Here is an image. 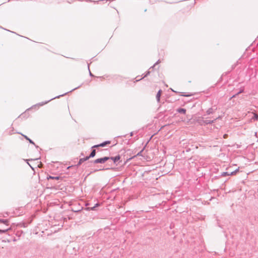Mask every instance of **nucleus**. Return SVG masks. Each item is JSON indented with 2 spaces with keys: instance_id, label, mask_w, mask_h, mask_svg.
<instances>
[{
  "instance_id": "obj_19",
  "label": "nucleus",
  "mask_w": 258,
  "mask_h": 258,
  "mask_svg": "<svg viewBox=\"0 0 258 258\" xmlns=\"http://www.w3.org/2000/svg\"><path fill=\"white\" fill-rule=\"evenodd\" d=\"M1 222H2L3 223H6V221H2V220H1Z\"/></svg>"
},
{
  "instance_id": "obj_13",
  "label": "nucleus",
  "mask_w": 258,
  "mask_h": 258,
  "mask_svg": "<svg viewBox=\"0 0 258 258\" xmlns=\"http://www.w3.org/2000/svg\"><path fill=\"white\" fill-rule=\"evenodd\" d=\"M24 137L25 138L26 140L29 141V142L31 144H34V142H32L30 139H29L27 136H24Z\"/></svg>"
},
{
  "instance_id": "obj_4",
  "label": "nucleus",
  "mask_w": 258,
  "mask_h": 258,
  "mask_svg": "<svg viewBox=\"0 0 258 258\" xmlns=\"http://www.w3.org/2000/svg\"><path fill=\"white\" fill-rule=\"evenodd\" d=\"M89 158V157L87 156L85 158H81L79 160V163H78V165H81L83 162L88 160Z\"/></svg>"
},
{
  "instance_id": "obj_7",
  "label": "nucleus",
  "mask_w": 258,
  "mask_h": 258,
  "mask_svg": "<svg viewBox=\"0 0 258 258\" xmlns=\"http://www.w3.org/2000/svg\"><path fill=\"white\" fill-rule=\"evenodd\" d=\"M214 112V110L213 108H209L207 111H206V113H207V114L208 115H209V114H212Z\"/></svg>"
},
{
  "instance_id": "obj_15",
  "label": "nucleus",
  "mask_w": 258,
  "mask_h": 258,
  "mask_svg": "<svg viewBox=\"0 0 258 258\" xmlns=\"http://www.w3.org/2000/svg\"><path fill=\"white\" fill-rule=\"evenodd\" d=\"M26 115V112L21 114V116H23V115Z\"/></svg>"
},
{
  "instance_id": "obj_14",
  "label": "nucleus",
  "mask_w": 258,
  "mask_h": 258,
  "mask_svg": "<svg viewBox=\"0 0 258 258\" xmlns=\"http://www.w3.org/2000/svg\"><path fill=\"white\" fill-rule=\"evenodd\" d=\"M223 138L224 139H226L227 138V134H225L224 136H223Z\"/></svg>"
},
{
  "instance_id": "obj_6",
  "label": "nucleus",
  "mask_w": 258,
  "mask_h": 258,
  "mask_svg": "<svg viewBox=\"0 0 258 258\" xmlns=\"http://www.w3.org/2000/svg\"><path fill=\"white\" fill-rule=\"evenodd\" d=\"M120 158V156H117L115 157H111V159H112L114 163H115L116 161H118Z\"/></svg>"
},
{
  "instance_id": "obj_21",
  "label": "nucleus",
  "mask_w": 258,
  "mask_h": 258,
  "mask_svg": "<svg viewBox=\"0 0 258 258\" xmlns=\"http://www.w3.org/2000/svg\"><path fill=\"white\" fill-rule=\"evenodd\" d=\"M68 110L69 112H70V111H69V107H68Z\"/></svg>"
},
{
  "instance_id": "obj_8",
  "label": "nucleus",
  "mask_w": 258,
  "mask_h": 258,
  "mask_svg": "<svg viewBox=\"0 0 258 258\" xmlns=\"http://www.w3.org/2000/svg\"><path fill=\"white\" fill-rule=\"evenodd\" d=\"M95 154H96V151L95 150H93L92 152L91 153L90 155L89 156H88L89 157V158H91V157H93L95 156Z\"/></svg>"
},
{
  "instance_id": "obj_9",
  "label": "nucleus",
  "mask_w": 258,
  "mask_h": 258,
  "mask_svg": "<svg viewBox=\"0 0 258 258\" xmlns=\"http://www.w3.org/2000/svg\"><path fill=\"white\" fill-rule=\"evenodd\" d=\"M177 111L179 113L185 114L186 112V110L184 108H179L177 109Z\"/></svg>"
},
{
  "instance_id": "obj_22",
  "label": "nucleus",
  "mask_w": 258,
  "mask_h": 258,
  "mask_svg": "<svg viewBox=\"0 0 258 258\" xmlns=\"http://www.w3.org/2000/svg\"><path fill=\"white\" fill-rule=\"evenodd\" d=\"M50 178H54V177H51V176L50 177Z\"/></svg>"
},
{
  "instance_id": "obj_2",
  "label": "nucleus",
  "mask_w": 258,
  "mask_h": 258,
  "mask_svg": "<svg viewBox=\"0 0 258 258\" xmlns=\"http://www.w3.org/2000/svg\"><path fill=\"white\" fill-rule=\"evenodd\" d=\"M109 159V157H105L101 158L96 159L94 161V163H104Z\"/></svg>"
},
{
  "instance_id": "obj_11",
  "label": "nucleus",
  "mask_w": 258,
  "mask_h": 258,
  "mask_svg": "<svg viewBox=\"0 0 258 258\" xmlns=\"http://www.w3.org/2000/svg\"><path fill=\"white\" fill-rule=\"evenodd\" d=\"M227 175H230V173H229L227 172H225L222 173V174H221V176H223V177L226 176Z\"/></svg>"
},
{
  "instance_id": "obj_10",
  "label": "nucleus",
  "mask_w": 258,
  "mask_h": 258,
  "mask_svg": "<svg viewBox=\"0 0 258 258\" xmlns=\"http://www.w3.org/2000/svg\"><path fill=\"white\" fill-rule=\"evenodd\" d=\"M239 171V168L237 169L236 170H235L234 171H233L232 172H231L230 173V175H235L236 174V173L237 172H238Z\"/></svg>"
},
{
  "instance_id": "obj_17",
  "label": "nucleus",
  "mask_w": 258,
  "mask_h": 258,
  "mask_svg": "<svg viewBox=\"0 0 258 258\" xmlns=\"http://www.w3.org/2000/svg\"><path fill=\"white\" fill-rule=\"evenodd\" d=\"M1 222H2L3 223H6V221H2V220H1Z\"/></svg>"
},
{
  "instance_id": "obj_3",
  "label": "nucleus",
  "mask_w": 258,
  "mask_h": 258,
  "mask_svg": "<svg viewBox=\"0 0 258 258\" xmlns=\"http://www.w3.org/2000/svg\"><path fill=\"white\" fill-rule=\"evenodd\" d=\"M109 144H110V141H106V142H104V143H103L102 144H100L99 145H95L93 147L94 148H97V147H104L106 145Z\"/></svg>"
},
{
  "instance_id": "obj_16",
  "label": "nucleus",
  "mask_w": 258,
  "mask_h": 258,
  "mask_svg": "<svg viewBox=\"0 0 258 258\" xmlns=\"http://www.w3.org/2000/svg\"><path fill=\"white\" fill-rule=\"evenodd\" d=\"M142 152V151L141 152H140V153H139L138 154H137V156H140L141 155V152Z\"/></svg>"
},
{
  "instance_id": "obj_20",
  "label": "nucleus",
  "mask_w": 258,
  "mask_h": 258,
  "mask_svg": "<svg viewBox=\"0 0 258 258\" xmlns=\"http://www.w3.org/2000/svg\"><path fill=\"white\" fill-rule=\"evenodd\" d=\"M1 222H2L3 223H6V221H2V220H1Z\"/></svg>"
},
{
  "instance_id": "obj_18",
  "label": "nucleus",
  "mask_w": 258,
  "mask_h": 258,
  "mask_svg": "<svg viewBox=\"0 0 258 258\" xmlns=\"http://www.w3.org/2000/svg\"><path fill=\"white\" fill-rule=\"evenodd\" d=\"M1 222H2L3 223H6V221H2V220H1Z\"/></svg>"
},
{
  "instance_id": "obj_5",
  "label": "nucleus",
  "mask_w": 258,
  "mask_h": 258,
  "mask_svg": "<svg viewBox=\"0 0 258 258\" xmlns=\"http://www.w3.org/2000/svg\"><path fill=\"white\" fill-rule=\"evenodd\" d=\"M161 92H162L161 90H160L158 92V93H157V94L156 95V99H157L158 102L160 101V96H161Z\"/></svg>"
},
{
  "instance_id": "obj_1",
  "label": "nucleus",
  "mask_w": 258,
  "mask_h": 258,
  "mask_svg": "<svg viewBox=\"0 0 258 258\" xmlns=\"http://www.w3.org/2000/svg\"><path fill=\"white\" fill-rule=\"evenodd\" d=\"M219 118H220V117L217 118L214 120H210L205 119L203 117H199L197 119L196 121L201 125H205L208 124H210V123H213L215 120H216L217 119Z\"/></svg>"
},
{
  "instance_id": "obj_12",
  "label": "nucleus",
  "mask_w": 258,
  "mask_h": 258,
  "mask_svg": "<svg viewBox=\"0 0 258 258\" xmlns=\"http://www.w3.org/2000/svg\"><path fill=\"white\" fill-rule=\"evenodd\" d=\"M253 115H254V116L252 119H253L254 120H258V115H257L255 113H253Z\"/></svg>"
}]
</instances>
